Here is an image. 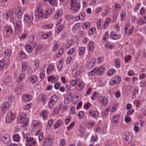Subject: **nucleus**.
<instances>
[{"label":"nucleus","mask_w":146,"mask_h":146,"mask_svg":"<svg viewBox=\"0 0 146 146\" xmlns=\"http://www.w3.org/2000/svg\"><path fill=\"white\" fill-rule=\"evenodd\" d=\"M18 122L19 123H22L24 127H26L29 122V119L27 118V114L24 112L20 113L17 118Z\"/></svg>","instance_id":"f257e3e1"},{"label":"nucleus","mask_w":146,"mask_h":146,"mask_svg":"<svg viewBox=\"0 0 146 146\" xmlns=\"http://www.w3.org/2000/svg\"><path fill=\"white\" fill-rule=\"evenodd\" d=\"M70 10L73 11V14H75L79 10L80 7V4L78 3L76 0H71V1Z\"/></svg>","instance_id":"f03ea898"},{"label":"nucleus","mask_w":146,"mask_h":146,"mask_svg":"<svg viewBox=\"0 0 146 146\" xmlns=\"http://www.w3.org/2000/svg\"><path fill=\"white\" fill-rule=\"evenodd\" d=\"M104 70V68L103 66L99 67H96L88 73V75L91 76H94L95 74L97 75H102Z\"/></svg>","instance_id":"7ed1b4c3"},{"label":"nucleus","mask_w":146,"mask_h":146,"mask_svg":"<svg viewBox=\"0 0 146 146\" xmlns=\"http://www.w3.org/2000/svg\"><path fill=\"white\" fill-rule=\"evenodd\" d=\"M24 139H26V141L28 143L32 142L29 146H34L35 145L36 143V141L34 138L32 137H31L29 134H27L23 135Z\"/></svg>","instance_id":"20e7f679"},{"label":"nucleus","mask_w":146,"mask_h":146,"mask_svg":"<svg viewBox=\"0 0 146 146\" xmlns=\"http://www.w3.org/2000/svg\"><path fill=\"white\" fill-rule=\"evenodd\" d=\"M34 16L33 15L30 13H27L24 16L25 21L27 23H31L33 20Z\"/></svg>","instance_id":"39448f33"},{"label":"nucleus","mask_w":146,"mask_h":146,"mask_svg":"<svg viewBox=\"0 0 146 146\" xmlns=\"http://www.w3.org/2000/svg\"><path fill=\"white\" fill-rule=\"evenodd\" d=\"M15 34H17L22 30V21L21 20H19L15 23Z\"/></svg>","instance_id":"423d86ee"},{"label":"nucleus","mask_w":146,"mask_h":146,"mask_svg":"<svg viewBox=\"0 0 146 146\" xmlns=\"http://www.w3.org/2000/svg\"><path fill=\"white\" fill-rule=\"evenodd\" d=\"M132 140V137L129 133H125L123 136V142L126 144H128L130 143Z\"/></svg>","instance_id":"0eeeda50"},{"label":"nucleus","mask_w":146,"mask_h":146,"mask_svg":"<svg viewBox=\"0 0 146 146\" xmlns=\"http://www.w3.org/2000/svg\"><path fill=\"white\" fill-rule=\"evenodd\" d=\"M15 116L11 110L9 111L6 115V120L8 123H11L15 118Z\"/></svg>","instance_id":"6e6552de"},{"label":"nucleus","mask_w":146,"mask_h":146,"mask_svg":"<svg viewBox=\"0 0 146 146\" xmlns=\"http://www.w3.org/2000/svg\"><path fill=\"white\" fill-rule=\"evenodd\" d=\"M58 100V97L56 95H54L51 97L50 100L48 103L49 107L50 108H51L53 107Z\"/></svg>","instance_id":"1a4fd4ad"},{"label":"nucleus","mask_w":146,"mask_h":146,"mask_svg":"<svg viewBox=\"0 0 146 146\" xmlns=\"http://www.w3.org/2000/svg\"><path fill=\"white\" fill-rule=\"evenodd\" d=\"M53 141V139L49 137L45 138L44 140L43 146H51Z\"/></svg>","instance_id":"9d476101"},{"label":"nucleus","mask_w":146,"mask_h":146,"mask_svg":"<svg viewBox=\"0 0 146 146\" xmlns=\"http://www.w3.org/2000/svg\"><path fill=\"white\" fill-rule=\"evenodd\" d=\"M4 31L6 36L8 37H10L13 33V30L12 28L9 27L5 28Z\"/></svg>","instance_id":"9b49d317"},{"label":"nucleus","mask_w":146,"mask_h":146,"mask_svg":"<svg viewBox=\"0 0 146 146\" xmlns=\"http://www.w3.org/2000/svg\"><path fill=\"white\" fill-rule=\"evenodd\" d=\"M22 99L24 102H29L32 99V96L29 94H24L22 96Z\"/></svg>","instance_id":"f8f14e48"},{"label":"nucleus","mask_w":146,"mask_h":146,"mask_svg":"<svg viewBox=\"0 0 146 146\" xmlns=\"http://www.w3.org/2000/svg\"><path fill=\"white\" fill-rule=\"evenodd\" d=\"M99 112L97 110H90L89 112L88 115L94 118H96L99 115Z\"/></svg>","instance_id":"ddd939ff"},{"label":"nucleus","mask_w":146,"mask_h":146,"mask_svg":"<svg viewBox=\"0 0 146 146\" xmlns=\"http://www.w3.org/2000/svg\"><path fill=\"white\" fill-rule=\"evenodd\" d=\"M99 101L103 106H106L108 103V100L107 98L105 97L101 96L99 98Z\"/></svg>","instance_id":"4468645a"},{"label":"nucleus","mask_w":146,"mask_h":146,"mask_svg":"<svg viewBox=\"0 0 146 146\" xmlns=\"http://www.w3.org/2000/svg\"><path fill=\"white\" fill-rule=\"evenodd\" d=\"M42 45L41 44H38L35 49L34 54L37 55L42 52Z\"/></svg>","instance_id":"2eb2a0df"},{"label":"nucleus","mask_w":146,"mask_h":146,"mask_svg":"<svg viewBox=\"0 0 146 146\" xmlns=\"http://www.w3.org/2000/svg\"><path fill=\"white\" fill-rule=\"evenodd\" d=\"M22 14V9L21 7H17L15 10V15L19 19H20L21 18Z\"/></svg>","instance_id":"dca6fc26"},{"label":"nucleus","mask_w":146,"mask_h":146,"mask_svg":"<svg viewBox=\"0 0 146 146\" xmlns=\"http://www.w3.org/2000/svg\"><path fill=\"white\" fill-rule=\"evenodd\" d=\"M10 108V104L8 102H5L3 103L1 107V110L5 112Z\"/></svg>","instance_id":"f3484780"},{"label":"nucleus","mask_w":146,"mask_h":146,"mask_svg":"<svg viewBox=\"0 0 146 146\" xmlns=\"http://www.w3.org/2000/svg\"><path fill=\"white\" fill-rule=\"evenodd\" d=\"M28 81L31 83L34 84L38 81V78L36 76H31L28 77Z\"/></svg>","instance_id":"a211bd4d"},{"label":"nucleus","mask_w":146,"mask_h":146,"mask_svg":"<svg viewBox=\"0 0 146 146\" xmlns=\"http://www.w3.org/2000/svg\"><path fill=\"white\" fill-rule=\"evenodd\" d=\"M37 15L39 18H41L43 17L44 18H46V16H44V13L42 8L41 7L37 8Z\"/></svg>","instance_id":"6ab92c4d"},{"label":"nucleus","mask_w":146,"mask_h":146,"mask_svg":"<svg viewBox=\"0 0 146 146\" xmlns=\"http://www.w3.org/2000/svg\"><path fill=\"white\" fill-rule=\"evenodd\" d=\"M58 79V76L54 77L53 75H51L48 78V82H50L52 83H54L57 81Z\"/></svg>","instance_id":"aec40b11"},{"label":"nucleus","mask_w":146,"mask_h":146,"mask_svg":"<svg viewBox=\"0 0 146 146\" xmlns=\"http://www.w3.org/2000/svg\"><path fill=\"white\" fill-rule=\"evenodd\" d=\"M48 111L47 110H42L40 113V115L42 116L43 119L45 120L46 119V117L48 115Z\"/></svg>","instance_id":"412c9836"},{"label":"nucleus","mask_w":146,"mask_h":146,"mask_svg":"<svg viewBox=\"0 0 146 146\" xmlns=\"http://www.w3.org/2000/svg\"><path fill=\"white\" fill-rule=\"evenodd\" d=\"M10 139V137L9 134H5L3 137V142L5 144H7L9 143Z\"/></svg>","instance_id":"4be33fe9"},{"label":"nucleus","mask_w":146,"mask_h":146,"mask_svg":"<svg viewBox=\"0 0 146 146\" xmlns=\"http://www.w3.org/2000/svg\"><path fill=\"white\" fill-rule=\"evenodd\" d=\"M94 43L92 41L90 42L88 45V50L89 52H92L94 50Z\"/></svg>","instance_id":"5701e85b"},{"label":"nucleus","mask_w":146,"mask_h":146,"mask_svg":"<svg viewBox=\"0 0 146 146\" xmlns=\"http://www.w3.org/2000/svg\"><path fill=\"white\" fill-rule=\"evenodd\" d=\"M96 62V59L95 58H93L88 63V67L89 69L92 68L94 66Z\"/></svg>","instance_id":"b1692460"},{"label":"nucleus","mask_w":146,"mask_h":146,"mask_svg":"<svg viewBox=\"0 0 146 146\" xmlns=\"http://www.w3.org/2000/svg\"><path fill=\"white\" fill-rule=\"evenodd\" d=\"M110 37L114 40H116L119 38L118 35L114 31L111 32L110 35Z\"/></svg>","instance_id":"393cba45"},{"label":"nucleus","mask_w":146,"mask_h":146,"mask_svg":"<svg viewBox=\"0 0 146 146\" xmlns=\"http://www.w3.org/2000/svg\"><path fill=\"white\" fill-rule=\"evenodd\" d=\"M21 71L22 72L25 71L27 69L28 64L25 62H21Z\"/></svg>","instance_id":"a878e982"},{"label":"nucleus","mask_w":146,"mask_h":146,"mask_svg":"<svg viewBox=\"0 0 146 146\" xmlns=\"http://www.w3.org/2000/svg\"><path fill=\"white\" fill-rule=\"evenodd\" d=\"M111 21V19L110 18L108 17L107 18L104 23L103 25V28L104 29H105L106 28L109 26Z\"/></svg>","instance_id":"bb28decb"},{"label":"nucleus","mask_w":146,"mask_h":146,"mask_svg":"<svg viewBox=\"0 0 146 146\" xmlns=\"http://www.w3.org/2000/svg\"><path fill=\"white\" fill-rule=\"evenodd\" d=\"M138 23L139 24L141 25H142L143 24L146 23V15L138 21Z\"/></svg>","instance_id":"cd10ccee"},{"label":"nucleus","mask_w":146,"mask_h":146,"mask_svg":"<svg viewBox=\"0 0 146 146\" xmlns=\"http://www.w3.org/2000/svg\"><path fill=\"white\" fill-rule=\"evenodd\" d=\"M55 68L54 65L52 64H50L46 69V73L47 74H49L50 72L54 70Z\"/></svg>","instance_id":"c85d7f7f"},{"label":"nucleus","mask_w":146,"mask_h":146,"mask_svg":"<svg viewBox=\"0 0 146 146\" xmlns=\"http://www.w3.org/2000/svg\"><path fill=\"white\" fill-rule=\"evenodd\" d=\"M63 14V11L61 10H59L57 11L54 16L55 19H57L61 16Z\"/></svg>","instance_id":"c756f323"},{"label":"nucleus","mask_w":146,"mask_h":146,"mask_svg":"<svg viewBox=\"0 0 146 146\" xmlns=\"http://www.w3.org/2000/svg\"><path fill=\"white\" fill-rule=\"evenodd\" d=\"M54 24L52 23H51L48 24H45L42 26L43 28L45 29H48L52 28Z\"/></svg>","instance_id":"7c9ffc66"},{"label":"nucleus","mask_w":146,"mask_h":146,"mask_svg":"<svg viewBox=\"0 0 146 146\" xmlns=\"http://www.w3.org/2000/svg\"><path fill=\"white\" fill-rule=\"evenodd\" d=\"M25 76V74L24 73L21 74L20 75L19 78H17V83H20L24 79Z\"/></svg>","instance_id":"2f4dec72"},{"label":"nucleus","mask_w":146,"mask_h":146,"mask_svg":"<svg viewBox=\"0 0 146 146\" xmlns=\"http://www.w3.org/2000/svg\"><path fill=\"white\" fill-rule=\"evenodd\" d=\"M62 121L60 119H58L56 121V123L54 126V129L58 128L62 125Z\"/></svg>","instance_id":"473e14b6"},{"label":"nucleus","mask_w":146,"mask_h":146,"mask_svg":"<svg viewBox=\"0 0 146 146\" xmlns=\"http://www.w3.org/2000/svg\"><path fill=\"white\" fill-rule=\"evenodd\" d=\"M84 87V85L83 83H79L78 86L76 87V89L78 91H82Z\"/></svg>","instance_id":"72a5a7b5"},{"label":"nucleus","mask_w":146,"mask_h":146,"mask_svg":"<svg viewBox=\"0 0 146 146\" xmlns=\"http://www.w3.org/2000/svg\"><path fill=\"white\" fill-rule=\"evenodd\" d=\"M85 48L84 47H79L78 50V54L79 56L83 54L85 51Z\"/></svg>","instance_id":"f704fd0d"},{"label":"nucleus","mask_w":146,"mask_h":146,"mask_svg":"<svg viewBox=\"0 0 146 146\" xmlns=\"http://www.w3.org/2000/svg\"><path fill=\"white\" fill-rule=\"evenodd\" d=\"M41 123L40 121H36L33 124V126L34 128L35 129H37L38 128H40L41 127Z\"/></svg>","instance_id":"c9c22d12"},{"label":"nucleus","mask_w":146,"mask_h":146,"mask_svg":"<svg viewBox=\"0 0 146 146\" xmlns=\"http://www.w3.org/2000/svg\"><path fill=\"white\" fill-rule=\"evenodd\" d=\"M13 141H15L18 142L20 139V136L18 134H14L13 136Z\"/></svg>","instance_id":"e433bc0d"},{"label":"nucleus","mask_w":146,"mask_h":146,"mask_svg":"<svg viewBox=\"0 0 146 146\" xmlns=\"http://www.w3.org/2000/svg\"><path fill=\"white\" fill-rule=\"evenodd\" d=\"M126 16V13L125 11L124 10H123L120 14L121 20V21H123L124 20Z\"/></svg>","instance_id":"4c0bfd02"},{"label":"nucleus","mask_w":146,"mask_h":146,"mask_svg":"<svg viewBox=\"0 0 146 146\" xmlns=\"http://www.w3.org/2000/svg\"><path fill=\"white\" fill-rule=\"evenodd\" d=\"M110 108H107L104 111L102 112L101 113V115L103 117H106L107 115L108 114V111L110 110Z\"/></svg>","instance_id":"58836bf2"},{"label":"nucleus","mask_w":146,"mask_h":146,"mask_svg":"<svg viewBox=\"0 0 146 146\" xmlns=\"http://www.w3.org/2000/svg\"><path fill=\"white\" fill-rule=\"evenodd\" d=\"M109 35V32L107 31L103 36V38L102 40L103 42H105L107 40Z\"/></svg>","instance_id":"ea45409f"},{"label":"nucleus","mask_w":146,"mask_h":146,"mask_svg":"<svg viewBox=\"0 0 146 146\" xmlns=\"http://www.w3.org/2000/svg\"><path fill=\"white\" fill-rule=\"evenodd\" d=\"M6 65L5 61L3 59L0 61V70L3 69Z\"/></svg>","instance_id":"a19ab883"},{"label":"nucleus","mask_w":146,"mask_h":146,"mask_svg":"<svg viewBox=\"0 0 146 146\" xmlns=\"http://www.w3.org/2000/svg\"><path fill=\"white\" fill-rule=\"evenodd\" d=\"M115 72V70L113 68H111L107 72V74L108 76L112 75Z\"/></svg>","instance_id":"79ce46f5"},{"label":"nucleus","mask_w":146,"mask_h":146,"mask_svg":"<svg viewBox=\"0 0 146 146\" xmlns=\"http://www.w3.org/2000/svg\"><path fill=\"white\" fill-rule=\"evenodd\" d=\"M90 25V23L89 22H85L83 23L82 25V29L84 30L86 29L89 27Z\"/></svg>","instance_id":"37998d69"},{"label":"nucleus","mask_w":146,"mask_h":146,"mask_svg":"<svg viewBox=\"0 0 146 146\" xmlns=\"http://www.w3.org/2000/svg\"><path fill=\"white\" fill-rule=\"evenodd\" d=\"M26 50L29 53H31L32 50L33 48L29 44H27L25 46Z\"/></svg>","instance_id":"c03bdc74"},{"label":"nucleus","mask_w":146,"mask_h":146,"mask_svg":"<svg viewBox=\"0 0 146 146\" xmlns=\"http://www.w3.org/2000/svg\"><path fill=\"white\" fill-rule=\"evenodd\" d=\"M113 78L115 80L117 84H119L121 81V77L118 76H116Z\"/></svg>","instance_id":"a18cd8bd"},{"label":"nucleus","mask_w":146,"mask_h":146,"mask_svg":"<svg viewBox=\"0 0 146 146\" xmlns=\"http://www.w3.org/2000/svg\"><path fill=\"white\" fill-rule=\"evenodd\" d=\"M138 89L135 88L133 92L132 96V98L133 99H135L136 98V94L138 93Z\"/></svg>","instance_id":"49530a36"},{"label":"nucleus","mask_w":146,"mask_h":146,"mask_svg":"<svg viewBox=\"0 0 146 146\" xmlns=\"http://www.w3.org/2000/svg\"><path fill=\"white\" fill-rule=\"evenodd\" d=\"M79 78H77L75 80H70V82L73 86H74L77 82L79 81Z\"/></svg>","instance_id":"de8ad7c7"},{"label":"nucleus","mask_w":146,"mask_h":146,"mask_svg":"<svg viewBox=\"0 0 146 146\" xmlns=\"http://www.w3.org/2000/svg\"><path fill=\"white\" fill-rule=\"evenodd\" d=\"M110 10V7L108 6L105 9V12L103 13L102 15V16H105L107 15L109 13V11Z\"/></svg>","instance_id":"09e8293b"},{"label":"nucleus","mask_w":146,"mask_h":146,"mask_svg":"<svg viewBox=\"0 0 146 146\" xmlns=\"http://www.w3.org/2000/svg\"><path fill=\"white\" fill-rule=\"evenodd\" d=\"M115 67L117 68H119L120 66V60L117 58L115 60Z\"/></svg>","instance_id":"8fccbe9b"},{"label":"nucleus","mask_w":146,"mask_h":146,"mask_svg":"<svg viewBox=\"0 0 146 146\" xmlns=\"http://www.w3.org/2000/svg\"><path fill=\"white\" fill-rule=\"evenodd\" d=\"M4 54L6 56H10L11 55V52L10 50H6L5 51Z\"/></svg>","instance_id":"3c124183"},{"label":"nucleus","mask_w":146,"mask_h":146,"mask_svg":"<svg viewBox=\"0 0 146 146\" xmlns=\"http://www.w3.org/2000/svg\"><path fill=\"white\" fill-rule=\"evenodd\" d=\"M63 48H60L59 50L58 53L56 55V56L57 58H58L63 53Z\"/></svg>","instance_id":"603ef678"},{"label":"nucleus","mask_w":146,"mask_h":146,"mask_svg":"<svg viewBox=\"0 0 146 146\" xmlns=\"http://www.w3.org/2000/svg\"><path fill=\"white\" fill-rule=\"evenodd\" d=\"M80 27L81 25H80V23H77L75 25L74 27H72V30L73 31H75L78 28H80Z\"/></svg>","instance_id":"864d4df0"},{"label":"nucleus","mask_w":146,"mask_h":146,"mask_svg":"<svg viewBox=\"0 0 146 146\" xmlns=\"http://www.w3.org/2000/svg\"><path fill=\"white\" fill-rule=\"evenodd\" d=\"M118 104L117 103H115L114 105L112 107V109H111V112H113L115 111L117 109Z\"/></svg>","instance_id":"5fc2aeb1"},{"label":"nucleus","mask_w":146,"mask_h":146,"mask_svg":"<svg viewBox=\"0 0 146 146\" xmlns=\"http://www.w3.org/2000/svg\"><path fill=\"white\" fill-rule=\"evenodd\" d=\"M63 64V63H62V60H60L58 63V65L57 68L58 70H60L62 68Z\"/></svg>","instance_id":"6e6d98bb"},{"label":"nucleus","mask_w":146,"mask_h":146,"mask_svg":"<svg viewBox=\"0 0 146 146\" xmlns=\"http://www.w3.org/2000/svg\"><path fill=\"white\" fill-rule=\"evenodd\" d=\"M121 5L117 3H115L114 4V9L115 11H117L118 9H120Z\"/></svg>","instance_id":"4d7b16f0"},{"label":"nucleus","mask_w":146,"mask_h":146,"mask_svg":"<svg viewBox=\"0 0 146 146\" xmlns=\"http://www.w3.org/2000/svg\"><path fill=\"white\" fill-rule=\"evenodd\" d=\"M64 25L63 24H61L57 28V33H59L64 28Z\"/></svg>","instance_id":"13d9d810"},{"label":"nucleus","mask_w":146,"mask_h":146,"mask_svg":"<svg viewBox=\"0 0 146 146\" xmlns=\"http://www.w3.org/2000/svg\"><path fill=\"white\" fill-rule=\"evenodd\" d=\"M84 115V112L83 111H80L78 113V116L80 119H82Z\"/></svg>","instance_id":"bf43d9fd"},{"label":"nucleus","mask_w":146,"mask_h":146,"mask_svg":"<svg viewBox=\"0 0 146 146\" xmlns=\"http://www.w3.org/2000/svg\"><path fill=\"white\" fill-rule=\"evenodd\" d=\"M102 21V20L101 19H100L97 22V28L99 29H101L102 27V25L101 24Z\"/></svg>","instance_id":"052dcab7"},{"label":"nucleus","mask_w":146,"mask_h":146,"mask_svg":"<svg viewBox=\"0 0 146 146\" xmlns=\"http://www.w3.org/2000/svg\"><path fill=\"white\" fill-rule=\"evenodd\" d=\"M58 47H59L58 44L56 42H55L54 43V46L52 47L53 51V52L55 51L58 48Z\"/></svg>","instance_id":"680f3d73"},{"label":"nucleus","mask_w":146,"mask_h":146,"mask_svg":"<svg viewBox=\"0 0 146 146\" xmlns=\"http://www.w3.org/2000/svg\"><path fill=\"white\" fill-rule=\"evenodd\" d=\"M39 60L37 59L35 61V66L36 67L35 69L36 70L37 69L39 68Z\"/></svg>","instance_id":"e2e57ef3"},{"label":"nucleus","mask_w":146,"mask_h":146,"mask_svg":"<svg viewBox=\"0 0 146 146\" xmlns=\"http://www.w3.org/2000/svg\"><path fill=\"white\" fill-rule=\"evenodd\" d=\"M109 83L112 86H114L116 84H117L115 80L113 78L110 80Z\"/></svg>","instance_id":"0e129e2a"},{"label":"nucleus","mask_w":146,"mask_h":146,"mask_svg":"<svg viewBox=\"0 0 146 146\" xmlns=\"http://www.w3.org/2000/svg\"><path fill=\"white\" fill-rule=\"evenodd\" d=\"M92 89L91 88H89L87 90L85 94L84 95L85 96H87L89 95L91 92H92Z\"/></svg>","instance_id":"69168bd1"},{"label":"nucleus","mask_w":146,"mask_h":146,"mask_svg":"<svg viewBox=\"0 0 146 146\" xmlns=\"http://www.w3.org/2000/svg\"><path fill=\"white\" fill-rule=\"evenodd\" d=\"M52 34L51 32H50L47 33H46L43 35V38L44 39H46L48 37Z\"/></svg>","instance_id":"338daca9"},{"label":"nucleus","mask_w":146,"mask_h":146,"mask_svg":"<svg viewBox=\"0 0 146 146\" xmlns=\"http://www.w3.org/2000/svg\"><path fill=\"white\" fill-rule=\"evenodd\" d=\"M96 29L95 28H92L90 29L88 31V33L89 35H92L95 32Z\"/></svg>","instance_id":"774afa93"}]
</instances>
